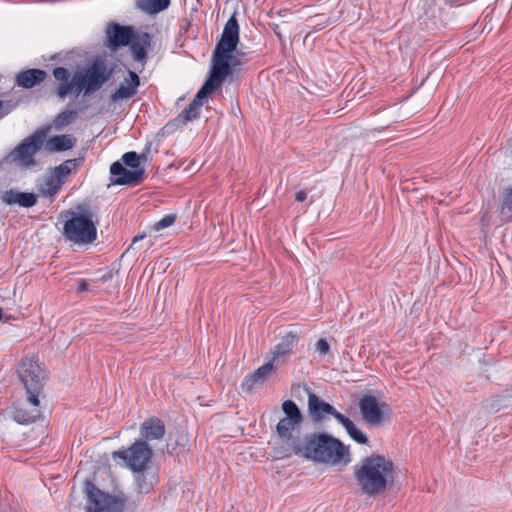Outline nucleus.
Wrapping results in <instances>:
<instances>
[{
    "mask_svg": "<svg viewBox=\"0 0 512 512\" xmlns=\"http://www.w3.org/2000/svg\"><path fill=\"white\" fill-rule=\"evenodd\" d=\"M111 75L112 71L101 60L93 61L88 67L76 72L72 78L67 68L56 67L53 76L60 83L55 93L60 99H65L71 94L75 97L81 93L90 95L100 90Z\"/></svg>",
    "mask_w": 512,
    "mask_h": 512,
    "instance_id": "nucleus-1",
    "label": "nucleus"
},
{
    "mask_svg": "<svg viewBox=\"0 0 512 512\" xmlns=\"http://www.w3.org/2000/svg\"><path fill=\"white\" fill-rule=\"evenodd\" d=\"M353 475L361 494L371 497L389 489L396 473L391 459L381 454H371L354 466Z\"/></svg>",
    "mask_w": 512,
    "mask_h": 512,
    "instance_id": "nucleus-2",
    "label": "nucleus"
},
{
    "mask_svg": "<svg viewBox=\"0 0 512 512\" xmlns=\"http://www.w3.org/2000/svg\"><path fill=\"white\" fill-rule=\"evenodd\" d=\"M295 454L317 463L344 465L350 463L351 457L348 447L339 439L326 433L307 434L302 444L295 446Z\"/></svg>",
    "mask_w": 512,
    "mask_h": 512,
    "instance_id": "nucleus-3",
    "label": "nucleus"
},
{
    "mask_svg": "<svg viewBox=\"0 0 512 512\" xmlns=\"http://www.w3.org/2000/svg\"><path fill=\"white\" fill-rule=\"evenodd\" d=\"M67 214L71 217L65 221L63 227V236L66 241L87 245L96 240L97 228L90 212L76 213L68 211Z\"/></svg>",
    "mask_w": 512,
    "mask_h": 512,
    "instance_id": "nucleus-4",
    "label": "nucleus"
},
{
    "mask_svg": "<svg viewBox=\"0 0 512 512\" xmlns=\"http://www.w3.org/2000/svg\"><path fill=\"white\" fill-rule=\"evenodd\" d=\"M282 410L285 417L280 419L276 426L279 438L287 444L295 453V446L302 444L299 438L300 428L303 423V415L292 400H286L282 403Z\"/></svg>",
    "mask_w": 512,
    "mask_h": 512,
    "instance_id": "nucleus-5",
    "label": "nucleus"
},
{
    "mask_svg": "<svg viewBox=\"0 0 512 512\" xmlns=\"http://www.w3.org/2000/svg\"><path fill=\"white\" fill-rule=\"evenodd\" d=\"M45 140L43 132L36 131L32 135L23 139L10 153L4 161L10 164H16L21 168H31L37 165L35 156L41 150Z\"/></svg>",
    "mask_w": 512,
    "mask_h": 512,
    "instance_id": "nucleus-6",
    "label": "nucleus"
},
{
    "mask_svg": "<svg viewBox=\"0 0 512 512\" xmlns=\"http://www.w3.org/2000/svg\"><path fill=\"white\" fill-rule=\"evenodd\" d=\"M88 498L87 512H123L125 501L102 492L91 481L85 482Z\"/></svg>",
    "mask_w": 512,
    "mask_h": 512,
    "instance_id": "nucleus-7",
    "label": "nucleus"
},
{
    "mask_svg": "<svg viewBox=\"0 0 512 512\" xmlns=\"http://www.w3.org/2000/svg\"><path fill=\"white\" fill-rule=\"evenodd\" d=\"M152 450L143 440H136L129 448L117 450L112 453V458L122 459L126 466L132 471L142 470L149 467Z\"/></svg>",
    "mask_w": 512,
    "mask_h": 512,
    "instance_id": "nucleus-8",
    "label": "nucleus"
},
{
    "mask_svg": "<svg viewBox=\"0 0 512 512\" xmlns=\"http://www.w3.org/2000/svg\"><path fill=\"white\" fill-rule=\"evenodd\" d=\"M39 396L27 394L25 400L18 401L7 408L6 413L21 425L35 422L41 416Z\"/></svg>",
    "mask_w": 512,
    "mask_h": 512,
    "instance_id": "nucleus-9",
    "label": "nucleus"
},
{
    "mask_svg": "<svg viewBox=\"0 0 512 512\" xmlns=\"http://www.w3.org/2000/svg\"><path fill=\"white\" fill-rule=\"evenodd\" d=\"M358 407L363 421L369 426H379L391 413L389 405L386 402H379L373 395H363Z\"/></svg>",
    "mask_w": 512,
    "mask_h": 512,
    "instance_id": "nucleus-10",
    "label": "nucleus"
},
{
    "mask_svg": "<svg viewBox=\"0 0 512 512\" xmlns=\"http://www.w3.org/2000/svg\"><path fill=\"white\" fill-rule=\"evenodd\" d=\"M18 375L26 388L27 394H41L45 373L36 361L32 358L23 359L18 369Z\"/></svg>",
    "mask_w": 512,
    "mask_h": 512,
    "instance_id": "nucleus-11",
    "label": "nucleus"
},
{
    "mask_svg": "<svg viewBox=\"0 0 512 512\" xmlns=\"http://www.w3.org/2000/svg\"><path fill=\"white\" fill-rule=\"evenodd\" d=\"M242 65L239 53L233 52H213L211 71L215 73V78H220L223 82L228 76H231L233 70Z\"/></svg>",
    "mask_w": 512,
    "mask_h": 512,
    "instance_id": "nucleus-12",
    "label": "nucleus"
},
{
    "mask_svg": "<svg viewBox=\"0 0 512 512\" xmlns=\"http://www.w3.org/2000/svg\"><path fill=\"white\" fill-rule=\"evenodd\" d=\"M135 29L133 26H123L118 23H111L106 30L107 47L115 51L120 47L127 46L134 38Z\"/></svg>",
    "mask_w": 512,
    "mask_h": 512,
    "instance_id": "nucleus-13",
    "label": "nucleus"
},
{
    "mask_svg": "<svg viewBox=\"0 0 512 512\" xmlns=\"http://www.w3.org/2000/svg\"><path fill=\"white\" fill-rule=\"evenodd\" d=\"M239 43V25L235 15L226 22L221 38L213 52H235Z\"/></svg>",
    "mask_w": 512,
    "mask_h": 512,
    "instance_id": "nucleus-14",
    "label": "nucleus"
},
{
    "mask_svg": "<svg viewBox=\"0 0 512 512\" xmlns=\"http://www.w3.org/2000/svg\"><path fill=\"white\" fill-rule=\"evenodd\" d=\"M110 173L115 178L112 180L117 185H135L143 181L145 177V169L128 170L120 162H114L110 166Z\"/></svg>",
    "mask_w": 512,
    "mask_h": 512,
    "instance_id": "nucleus-15",
    "label": "nucleus"
},
{
    "mask_svg": "<svg viewBox=\"0 0 512 512\" xmlns=\"http://www.w3.org/2000/svg\"><path fill=\"white\" fill-rule=\"evenodd\" d=\"M130 50L135 61L145 64L147 52L151 46V36L147 32L135 31L134 38L130 42Z\"/></svg>",
    "mask_w": 512,
    "mask_h": 512,
    "instance_id": "nucleus-16",
    "label": "nucleus"
},
{
    "mask_svg": "<svg viewBox=\"0 0 512 512\" xmlns=\"http://www.w3.org/2000/svg\"><path fill=\"white\" fill-rule=\"evenodd\" d=\"M277 366L278 365L270 359L245 378L242 389L246 392H251L255 386L262 384L273 373Z\"/></svg>",
    "mask_w": 512,
    "mask_h": 512,
    "instance_id": "nucleus-17",
    "label": "nucleus"
},
{
    "mask_svg": "<svg viewBox=\"0 0 512 512\" xmlns=\"http://www.w3.org/2000/svg\"><path fill=\"white\" fill-rule=\"evenodd\" d=\"M135 473V488L139 494H148L158 482L157 472L150 468L133 471Z\"/></svg>",
    "mask_w": 512,
    "mask_h": 512,
    "instance_id": "nucleus-18",
    "label": "nucleus"
},
{
    "mask_svg": "<svg viewBox=\"0 0 512 512\" xmlns=\"http://www.w3.org/2000/svg\"><path fill=\"white\" fill-rule=\"evenodd\" d=\"M308 409L315 421H322L324 413L332 415L335 419L336 416L342 415L332 405L321 400L314 393H309Z\"/></svg>",
    "mask_w": 512,
    "mask_h": 512,
    "instance_id": "nucleus-19",
    "label": "nucleus"
},
{
    "mask_svg": "<svg viewBox=\"0 0 512 512\" xmlns=\"http://www.w3.org/2000/svg\"><path fill=\"white\" fill-rule=\"evenodd\" d=\"M164 422L156 417L146 419L140 426V435L146 443L148 441L162 439L165 435Z\"/></svg>",
    "mask_w": 512,
    "mask_h": 512,
    "instance_id": "nucleus-20",
    "label": "nucleus"
},
{
    "mask_svg": "<svg viewBox=\"0 0 512 512\" xmlns=\"http://www.w3.org/2000/svg\"><path fill=\"white\" fill-rule=\"evenodd\" d=\"M46 77L47 73L42 69H27L16 75L15 84L24 89H31L41 84Z\"/></svg>",
    "mask_w": 512,
    "mask_h": 512,
    "instance_id": "nucleus-21",
    "label": "nucleus"
},
{
    "mask_svg": "<svg viewBox=\"0 0 512 512\" xmlns=\"http://www.w3.org/2000/svg\"><path fill=\"white\" fill-rule=\"evenodd\" d=\"M129 80H125V84H121L114 93L111 94L110 100L116 102L133 97L137 93L140 85V78L134 71H129Z\"/></svg>",
    "mask_w": 512,
    "mask_h": 512,
    "instance_id": "nucleus-22",
    "label": "nucleus"
},
{
    "mask_svg": "<svg viewBox=\"0 0 512 512\" xmlns=\"http://www.w3.org/2000/svg\"><path fill=\"white\" fill-rule=\"evenodd\" d=\"M2 201L6 205H19L20 207L30 208L36 205L37 196L34 193L20 192L14 189H10L4 192L2 195Z\"/></svg>",
    "mask_w": 512,
    "mask_h": 512,
    "instance_id": "nucleus-23",
    "label": "nucleus"
},
{
    "mask_svg": "<svg viewBox=\"0 0 512 512\" xmlns=\"http://www.w3.org/2000/svg\"><path fill=\"white\" fill-rule=\"evenodd\" d=\"M82 162L83 158L68 159L59 166L54 167L48 175L62 186L72 170L78 168Z\"/></svg>",
    "mask_w": 512,
    "mask_h": 512,
    "instance_id": "nucleus-24",
    "label": "nucleus"
},
{
    "mask_svg": "<svg viewBox=\"0 0 512 512\" xmlns=\"http://www.w3.org/2000/svg\"><path fill=\"white\" fill-rule=\"evenodd\" d=\"M298 340V336L294 332H288L284 335L281 341L275 346L274 350L271 352L273 360L277 365H279V359L286 355H289L294 346L296 345Z\"/></svg>",
    "mask_w": 512,
    "mask_h": 512,
    "instance_id": "nucleus-25",
    "label": "nucleus"
},
{
    "mask_svg": "<svg viewBox=\"0 0 512 512\" xmlns=\"http://www.w3.org/2000/svg\"><path fill=\"white\" fill-rule=\"evenodd\" d=\"M75 143L76 139L72 135H56L47 140L45 149L50 153L62 152L72 149Z\"/></svg>",
    "mask_w": 512,
    "mask_h": 512,
    "instance_id": "nucleus-26",
    "label": "nucleus"
},
{
    "mask_svg": "<svg viewBox=\"0 0 512 512\" xmlns=\"http://www.w3.org/2000/svg\"><path fill=\"white\" fill-rule=\"evenodd\" d=\"M499 216L502 222L512 221V186L504 188L501 192Z\"/></svg>",
    "mask_w": 512,
    "mask_h": 512,
    "instance_id": "nucleus-27",
    "label": "nucleus"
},
{
    "mask_svg": "<svg viewBox=\"0 0 512 512\" xmlns=\"http://www.w3.org/2000/svg\"><path fill=\"white\" fill-rule=\"evenodd\" d=\"M171 0H135V7L142 12L154 15L165 9L170 5Z\"/></svg>",
    "mask_w": 512,
    "mask_h": 512,
    "instance_id": "nucleus-28",
    "label": "nucleus"
},
{
    "mask_svg": "<svg viewBox=\"0 0 512 512\" xmlns=\"http://www.w3.org/2000/svg\"><path fill=\"white\" fill-rule=\"evenodd\" d=\"M223 81L219 78H215V73L210 70V75L205 81L201 89L197 92L194 99L199 104L203 105L202 100L207 98L215 89L222 85Z\"/></svg>",
    "mask_w": 512,
    "mask_h": 512,
    "instance_id": "nucleus-29",
    "label": "nucleus"
},
{
    "mask_svg": "<svg viewBox=\"0 0 512 512\" xmlns=\"http://www.w3.org/2000/svg\"><path fill=\"white\" fill-rule=\"evenodd\" d=\"M336 420L345 427L347 433L354 441L359 444H367V436L361 430H359L348 417L345 415H339L336 416Z\"/></svg>",
    "mask_w": 512,
    "mask_h": 512,
    "instance_id": "nucleus-30",
    "label": "nucleus"
},
{
    "mask_svg": "<svg viewBox=\"0 0 512 512\" xmlns=\"http://www.w3.org/2000/svg\"><path fill=\"white\" fill-rule=\"evenodd\" d=\"M427 8L425 10V13L429 15L432 18H437L438 16H441L442 9L439 7V9L436 11L434 6L440 5L441 3H444L446 5H449L450 7L457 6L461 4V0H424Z\"/></svg>",
    "mask_w": 512,
    "mask_h": 512,
    "instance_id": "nucleus-31",
    "label": "nucleus"
},
{
    "mask_svg": "<svg viewBox=\"0 0 512 512\" xmlns=\"http://www.w3.org/2000/svg\"><path fill=\"white\" fill-rule=\"evenodd\" d=\"M201 107L202 104H199L195 100H192L190 104L181 111V113L178 116V119L183 124H186L187 122L196 119L200 114Z\"/></svg>",
    "mask_w": 512,
    "mask_h": 512,
    "instance_id": "nucleus-32",
    "label": "nucleus"
},
{
    "mask_svg": "<svg viewBox=\"0 0 512 512\" xmlns=\"http://www.w3.org/2000/svg\"><path fill=\"white\" fill-rule=\"evenodd\" d=\"M61 185L58 184L51 176H47L44 182L39 187V192L42 196L52 197L56 195L61 189Z\"/></svg>",
    "mask_w": 512,
    "mask_h": 512,
    "instance_id": "nucleus-33",
    "label": "nucleus"
},
{
    "mask_svg": "<svg viewBox=\"0 0 512 512\" xmlns=\"http://www.w3.org/2000/svg\"><path fill=\"white\" fill-rule=\"evenodd\" d=\"M77 117V112L73 110H65L58 114L54 119V127L56 129H62L71 124Z\"/></svg>",
    "mask_w": 512,
    "mask_h": 512,
    "instance_id": "nucleus-34",
    "label": "nucleus"
},
{
    "mask_svg": "<svg viewBox=\"0 0 512 512\" xmlns=\"http://www.w3.org/2000/svg\"><path fill=\"white\" fill-rule=\"evenodd\" d=\"M121 160L124 165L136 170V169L141 168V167H139L141 160H146V155L145 154L138 155L136 152L130 151V152L123 154Z\"/></svg>",
    "mask_w": 512,
    "mask_h": 512,
    "instance_id": "nucleus-35",
    "label": "nucleus"
},
{
    "mask_svg": "<svg viewBox=\"0 0 512 512\" xmlns=\"http://www.w3.org/2000/svg\"><path fill=\"white\" fill-rule=\"evenodd\" d=\"M176 220V216L174 214H169L164 216L161 220L155 223L154 227L157 231L167 228L171 226Z\"/></svg>",
    "mask_w": 512,
    "mask_h": 512,
    "instance_id": "nucleus-36",
    "label": "nucleus"
},
{
    "mask_svg": "<svg viewBox=\"0 0 512 512\" xmlns=\"http://www.w3.org/2000/svg\"><path fill=\"white\" fill-rule=\"evenodd\" d=\"M329 350L330 345L324 338H321L316 342V351L319 352V354L325 355Z\"/></svg>",
    "mask_w": 512,
    "mask_h": 512,
    "instance_id": "nucleus-37",
    "label": "nucleus"
},
{
    "mask_svg": "<svg viewBox=\"0 0 512 512\" xmlns=\"http://www.w3.org/2000/svg\"><path fill=\"white\" fill-rule=\"evenodd\" d=\"M90 285L89 283L87 282V280L85 279H79L78 280V292H84V291H89L90 290Z\"/></svg>",
    "mask_w": 512,
    "mask_h": 512,
    "instance_id": "nucleus-38",
    "label": "nucleus"
},
{
    "mask_svg": "<svg viewBox=\"0 0 512 512\" xmlns=\"http://www.w3.org/2000/svg\"><path fill=\"white\" fill-rule=\"evenodd\" d=\"M179 442L176 441V444L173 445L172 443L168 442L167 443V452L169 454H179L181 451L177 449L176 445H178Z\"/></svg>",
    "mask_w": 512,
    "mask_h": 512,
    "instance_id": "nucleus-39",
    "label": "nucleus"
},
{
    "mask_svg": "<svg viewBox=\"0 0 512 512\" xmlns=\"http://www.w3.org/2000/svg\"><path fill=\"white\" fill-rule=\"evenodd\" d=\"M307 199V192L304 190L298 191L295 194V200L298 202H303Z\"/></svg>",
    "mask_w": 512,
    "mask_h": 512,
    "instance_id": "nucleus-40",
    "label": "nucleus"
},
{
    "mask_svg": "<svg viewBox=\"0 0 512 512\" xmlns=\"http://www.w3.org/2000/svg\"><path fill=\"white\" fill-rule=\"evenodd\" d=\"M144 238V235H138V236H135L133 238V244H135L136 242H138L139 240L143 239Z\"/></svg>",
    "mask_w": 512,
    "mask_h": 512,
    "instance_id": "nucleus-41",
    "label": "nucleus"
},
{
    "mask_svg": "<svg viewBox=\"0 0 512 512\" xmlns=\"http://www.w3.org/2000/svg\"><path fill=\"white\" fill-rule=\"evenodd\" d=\"M3 107V102L0 100V110L2 109Z\"/></svg>",
    "mask_w": 512,
    "mask_h": 512,
    "instance_id": "nucleus-42",
    "label": "nucleus"
}]
</instances>
